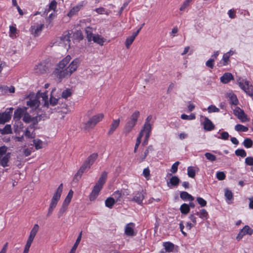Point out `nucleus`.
<instances>
[{"label":"nucleus","mask_w":253,"mask_h":253,"mask_svg":"<svg viewBox=\"0 0 253 253\" xmlns=\"http://www.w3.org/2000/svg\"><path fill=\"white\" fill-rule=\"evenodd\" d=\"M71 60L70 55L66 56L59 62L54 70V74L60 80L70 77L77 70L80 63V60L78 58H76L71 62L68 66H67Z\"/></svg>","instance_id":"nucleus-1"},{"label":"nucleus","mask_w":253,"mask_h":253,"mask_svg":"<svg viewBox=\"0 0 253 253\" xmlns=\"http://www.w3.org/2000/svg\"><path fill=\"white\" fill-rule=\"evenodd\" d=\"M27 108L25 107L22 108H18L14 112V119L17 121L20 120L21 118L23 117V121L26 123H31L30 127L33 128L34 126L38 124L40 120V117L36 116L32 117L27 112Z\"/></svg>","instance_id":"nucleus-2"},{"label":"nucleus","mask_w":253,"mask_h":253,"mask_svg":"<svg viewBox=\"0 0 253 253\" xmlns=\"http://www.w3.org/2000/svg\"><path fill=\"white\" fill-rule=\"evenodd\" d=\"M107 172L105 171H103L101 173V175L99 180L95 184L91 193L89 195V199L90 201H94L96 198L99 192L102 188L103 185L105 183L107 177Z\"/></svg>","instance_id":"nucleus-3"},{"label":"nucleus","mask_w":253,"mask_h":253,"mask_svg":"<svg viewBox=\"0 0 253 253\" xmlns=\"http://www.w3.org/2000/svg\"><path fill=\"white\" fill-rule=\"evenodd\" d=\"M62 190H63V184L61 183L59 186L58 188L56 190V192L55 193V194H54V195L53 196V197L52 198V199H51V202H50V205H49V208L48 210V212L46 214V216L47 217L50 216L51 215V214L52 213V212H53L54 209L55 208L58 201L60 200V197L61 195V193L62 192Z\"/></svg>","instance_id":"nucleus-4"},{"label":"nucleus","mask_w":253,"mask_h":253,"mask_svg":"<svg viewBox=\"0 0 253 253\" xmlns=\"http://www.w3.org/2000/svg\"><path fill=\"white\" fill-rule=\"evenodd\" d=\"M104 118L103 113H99L91 117L87 122L84 123L83 128L85 130L92 129L96 124L100 122Z\"/></svg>","instance_id":"nucleus-5"},{"label":"nucleus","mask_w":253,"mask_h":253,"mask_svg":"<svg viewBox=\"0 0 253 253\" xmlns=\"http://www.w3.org/2000/svg\"><path fill=\"white\" fill-rule=\"evenodd\" d=\"M42 97L43 100L44 101V106H48L49 104L54 106L56 105L58 102H61L63 103L61 100H66L69 96H61V97L56 98L54 96H50L49 99H48V96H41Z\"/></svg>","instance_id":"nucleus-6"},{"label":"nucleus","mask_w":253,"mask_h":253,"mask_svg":"<svg viewBox=\"0 0 253 253\" xmlns=\"http://www.w3.org/2000/svg\"><path fill=\"white\" fill-rule=\"evenodd\" d=\"M50 65V63L46 61L42 62L35 65L34 67L35 72L39 75L46 73L49 71Z\"/></svg>","instance_id":"nucleus-7"},{"label":"nucleus","mask_w":253,"mask_h":253,"mask_svg":"<svg viewBox=\"0 0 253 253\" xmlns=\"http://www.w3.org/2000/svg\"><path fill=\"white\" fill-rule=\"evenodd\" d=\"M238 84L240 87L247 95H253V86L250 84L248 81L239 79Z\"/></svg>","instance_id":"nucleus-8"},{"label":"nucleus","mask_w":253,"mask_h":253,"mask_svg":"<svg viewBox=\"0 0 253 253\" xmlns=\"http://www.w3.org/2000/svg\"><path fill=\"white\" fill-rule=\"evenodd\" d=\"M87 163L85 161L82 166L80 167L76 174L75 175L73 181L78 182L80 178H81L82 174L84 172L86 169H89L90 168Z\"/></svg>","instance_id":"nucleus-9"},{"label":"nucleus","mask_w":253,"mask_h":253,"mask_svg":"<svg viewBox=\"0 0 253 253\" xmlns=\"http://www.w3.org/2000/svg\"><path fill=\"white\" fill-rule=\"evenodd\" d=\"M13 109V108H10L8 111L0 114V124H4L10 119Z\"/></svg>","instance_id":"nucleus-10"},{"label":"nucleus","mask_w":253,"mask_h":253,"mask_svg":"<svg viewBox=\"0 0 253 253\" xmlns=\"http://www.w3.org/2000/svg\"><path fill=\"white\" fill-rule=\"evenodd\" d=\"M234 114L238 118L241 120L242 122L248 121L247 116L245 113L244 111L240 109L239 107H236L234 111Z\"/></svg>","instance_id":"nucleus-11"},{"label":"nucleus","mask_w":253,"mask_h":253,"mask_svg":"<svg viewBox=\"0 0 253 253\" xmlns=\"http://www.w3.org/2000/svg\"><path fill=\"white\" fill-rule=\"evenodd\" d=\"M120 119H113L108 131V135H111L113 134L114 131L116 130V129L119 127L120 124Z\"/></svg>","instance_id":"nucleus-12"},{"label":"nucleus","mask_w":253,"mask_h":253,"mask_svg":"<svg viewBox=\"0 0 253 253\" xmlns=\"http://www.w3.org/2000/svg\"><path fill=\"white\" fill-rule=\"evenodd\" d=\"M144 198V195L143 192H138L133 193V196L130 201L137 203L139 205L142 204V201Z\"/></svg>","instance_id":"nucleus-13"},{"label":"nucleus","mask_w":253,"mask_h":253,"mask_svg":"<svg viewBox=\"0 0 253 253\" xmlns=\"http://www.w3.org/2000/svg\"><path fill=\"white\" fill-rule=\"evenodd\" d=\"M39 96H36L34 98H30L29 100L27 101V105L32 109L37 108L40 105V101L39 100Z\"/></svg>","instance_id":"nucleus-14"},{"label":"nucleus","mask_w":253,"mask_h":253,"mask_svg":"<svg viewBox=\"0 0 253 253\" xmlns=\"http://www.w3.org/2000/svg\"><path fill=\"white\" fill-rule=\"evenodd\" d=\"M10 157V153H7L4 156H0V165L3 167H7Z\"/></svg>","instance_id":"nucleus-15"},{"label":"nucleus","mask_w":253,"mask_h":253,"mask_svg":"<svg viewBox=\"0 0 253 253\" xmlns=\"http://www.w3.org/2000/svg\"><path fill=\"white\" fill-rule=\"evenodd\" d=\"M134 226V224L133 223L127 224L125 227V234L129 236H134L135 235L133 230Z\"/></svg>","instance_id":"nucleus-16"},{"label":"nucleus","mask_w":253,"mask_h":253,"mask_svg":"<svg viewBox=\"0 0 253 253\" xmlns=\"http://www.w3.org/2000/svg\"><path fill=\"white\" fill-rule=\"evenodd\" d=\"M233 79V76L230 73H225L220 77V81L223 84H227Z\"/></svg>","instance_id":"nucleus-17"},{"label":"nucleus","mask_w":253,"mask_h":253,"mask_svg":"<svg viewBox=\"0 0 253 253\" xmlns=\"http://www.w3.org/2000/svg\"><path fill=\"white\" fill-rule=\"evenodd\" d=\"M0 90L2 93H13L15 92V88L12 85H10V86L1 85L0 86Z\"/></svg>","instance_id":"nucleus-18"},{"label":"nucleus","mask_w":253,"mask_h":253,"mask_svg":"<svg viewBox=\"0 0 253 253\" xmlns=\"http://www.w3.org/2000/svg\"><path fill=\"white\" fill-rule=\"evenodd\" d=\"M135 124L128 120L125 126L124 132L126 134L129 133L135 126Z\"/></svg>","instance_id":"nucleus-19"},{"label":"nucleus","mask_w":253,"mask_h":253,"mask_svg":"<svg viewBox=\"0 0 253 253\" xmlns=\"http://www.w3.org/2000/svg\"><path fill=\"white\" fill-rule=\"evenodd\" d=\"M180 182V179L176 176H173L169 179V181L167 183L168 186L171 188L172 186H177Z\"/></svg>","instance_id":"nucleus-20"},{"label":"nucleus","mask_w":253,"mask_h":253,"mask_svg":"<svg viewBox=\"0 0 253 253\" xmlns=\"http://www.w3.org/2000/svg\"><path fill=\"white\" fill-rule=\"evenodd\" d=\"M39 229V226L37 224H36L34 225L33 228L31 230L30 232V235L29 236V238L28 239L32 241H33L35 236L36 235L38 230Z\"/></svg>","instance_id":"nucleus-21"},{"label":"nucleus","mask_w":253,"mask_h":253,"mask_svg":"<svg viewBox=\"0 0 253 253\" xmlns=\"http://www.w3.org/2000/svg\"><path fill=\"white\" fill-rule=\"evenodd\" d=\"M214 127V126L212 123L208 118H206L204 121V128L208 131H211Z\"/></svg>","instance_id":"nucleus-22"},{"label":"nucleus","mask_w":253,"mask_h":253,"mask_svg":"<svg viewBox=\"0 0 253 253\" xmlns=\"http://www.w3.org/2000/svg\"><path fill=\"white\" fill-rule=\"evenodd\" d=\"M92 40L95 43L100 45H103L105 39L102 37L100 35H96L92 37Z\"/></svg>","instance_id":"nucleus-23"},{"label":"nucleus","mask_w":253,"mask_h":253,"mask_svg":"<svg viewBox=\"0 0 253 253\" xmlns=\"http://www.w3.org/2000/svg\"><path fill=\"white\" fill-rule=\"evenodd\" d=\"M140 116V112L138 111H134L130 116L128 120L129 121L136 124L138 118Z\"/></svg>","instance_id":"nucleus-24"},{"label":"nucleus","mask_w":253,"mask_h":253,"mask_svg":"<svg viewBox=\"0 0 253 253\" xmlns=\"http://www.w3.org/2000/svg\"><path fill=\"white\" fill-rule=\"evenodd\" d=\"M70 38V34L68 33V34H67L65 35H63L60 37V40H61V41H62L63 42V43L65 44V46L68 45V46L70 47V42H71Z\"/></svg>","instance_id":"nucleus-25"},{"label":"nucleus","mask_w":253,"mask_h":253,"mask_svg":"<svg viewBox=\"0 0 253 253\" xmlns=\"http://www.w3.org/2000/svg\"><path fill=\"white\" fill-rule=\"evenodd\" d=\"M98 157L97 153H94L91 154L85 160L87 164L90 166L94 163Z\"/></svg>","instance_id":"nucleus-26"},{"label":"nucleus","mask_w":253,"mask_h":253,"mask_svg":"<svg viewBox=\"0 0 253 253\" xmlns=\"http://www.w3.org/2000/svg\"><path fill=\"white\" fill-rule=\"evenodd\" d=\"M180 197L183 200H188L190 201H192L194 199V197L188 194L187 192H181L180 194Z\"/></svg>","instance_id":"nucleus-27"},{"label":"nucleus","mask_w":253,"mask_h":253,"mask_svg":"<svg viewBox=\"0 0 253 253\" xmlns=\"http://www.w3.org/2000/svg\"><path fill=\"white\" fill-rule=\"evenodd\" d=\"M12 132L11 127L10 125H6L2 129L0 128V133L2 135L10 134L12 133Z\"/></svg>","instance_id":"nucleus-28"},{"label":"nucleus","mask_w":253,"mask_h":253,"mask_svg":"<svg viewBox=\"0 0 253 253\" xmlns=\"http://www.w3.org/2000/svg\"><path fill=\"white\" fill-rule=\"evenodd\" d=\"M82 233V232H81L80 233V235L78 237L75 243L74 244L73 247H72V248L71 250L70 253H75V251H76V249L81 240Z\"/></svg>","instance_id":"nucleus-29"},{"label":"nucleus","mask_w":253,"mask_h":253,"mask_svg":"<svg viewBox=\"0 0 253 253\" xmlns=\"http://www.w3.org/2000/svg\"><path fill=\"white\" fill-rule=\"evenodd\" d=\"M115 203L116 202L114 198L109 197L105 200V206L111 209Z\"/></svg>","instance_id":"nucleus-30"},{"label":"nucleus","mask_w":253,"mask_h":253,"mask_svg":"<svg viewBox=\"0 0 253 253\" xmlns=\"http://www.w3.org/2000/svg\"><path fill=\"white\" fill-rule=\"evenodd\" d=\"M85 33L88 41L90 42L91 41H92V37L93 36L92 35V28L89 27H86L85 29Z\"/></svg>","instance_id":"nucleus-31"},{"label":"nucleus","mask_w":253,"mask_h":253,"mask_svg":"<svg viewBox=\"0 0 253 253\" xmlns=\"http://www.w3.org/2000/svg\"><path fill=\"white\" fill-rule=\"evenodd\" d=\"M73 195V191L72 190H70L69 191L66 198H65L63 204L65 206H68L71 202V200L72 198Z\"/></svg>","instance_id":"nucleus-32"},{"label":"nucleus","mask_w":253,"mask_h":253,"mask_svg":"<svg viewBox=\"0 0 253 253\" xmlns=\"http://www.w3.org/2000/svg\"><path fill=\"white\" fill-rule=\"evenodd\" d=\"M180 210L182 214H186L190 211L189 206L186 204H183L180 206Z\"/></svg>","instance_id":"nucleus-33"},{"label":"nucleus","mask_w":253,"mask_h":253,"mask_svg":"<svg viewBox=\"0 0 253 253\" xmlns=\"http://www.w3.org/2000/svg\"><path fill=\"white\" fill-rule=\"evenodd\" d=\"M113 195L114 196V199L116 203L121 202L122 197L123 196L122 191L118 190L115 192Z\"/></svg>","instance_id":"nucleus-34"},{"label":"nucleus","mask_w":253,"mask_h":253,"mask_svg":"<svg viewBox=\"0 0 253 253\" xmlns=\"http://www.w3.org/2000/svg\"><path fill=\"white\" fill-rule=\"evenodd\" d=\"M33 141V145L35 146L36 149L39 150L42 148V142L40 139H34Z\"/></svg>","instance_id":"nucleus-35"},{"label":"nucleus","mask_w":253,"mask_h":253,"mask_svg":"<svg viewBox=\"0 0 253 253\" xmlns=\"http://www.w3.org/2000/svg\"><path fill=\"white\" fill-rule=\"evenodd\" d=\"M199 217L203 220H206L208 218V213L205 209H202L199 212Z\"/></svg>","instance_id":"nucleus-36"},{"label":"nucleus","mask_w":253,"mask_h":253,"mask_svg":"<svg viewBox=\"0 0 253 253\" xmlns=\"http://www.w3.org/2000/svg\"><path fill=\"white\" fill-rule=\"evenodd\" d=\"M230 55L228 53H224L222 57V59L220 61V64H222L223 66H225L228 64L229 61Z\"/></svg>","instance_id":"nucleus-37"},{"label":"nucleus","mask_w":253,"mask_h":253,"mask_svg":"<svg viewBox=\"0 0 253 253\" xmlns=\"http://www.w3.org/2000/svg\"><path fill=\"white\" fill-rule=\"evenodd\" d=\"M241 231H243V234L245 235L246 234L252 235L253 233V230H252L249 226L246 225L242 229Z\"/></svg>","instance_id":"nucleus-38"},{"label":"nucleus","mask_w":253,"mask_h":253,"mask_svg":"<svg viewBox=\"0 0 253 253\" xmlns=\"http://www.w3.org/2000/svg\"><path fill=\"white\" fill-rule=\"evenodd\" d=\"M135 40V38L133 36H129L127 37L126 40L125 44L126 47L128 49L129 48L131 44L133 42L134 40Z\"/></svg>","instance_id":"nucleus-39"},{"label":"nucleus","mask_w":253,"mask_h":253,"mask_svg":"<svg viewBox=\"0 0 253 253\" xmlns=\"http://www.w3.org/2000/svg\"><path fill=\"white\" fill-rule=\"evenodd\" d=\"M151 128L152 127L150 124L149 123L145 122L144 127L142 130H143V131H145L146 132V134L148 133L149 134H150Z\"/></svg>","instance_id":"nucleus-40"},{"label":"nucleus","mask_w":253,"mask_h":253,"mask_svg":"<svg viewBox=\"0 0 253 253\" xmlns=\"http://www.w3.org/2000/svg\"><path fill=\"white\" fill-rule=\"evenodd\" d=\"M235 129L237 131H243L246 132L248 130V128L246 126H245L242 125H237L235 126Z\"/></svg>","instance_id":"nucleus-41"},{"label":"nucleus","mask_w":253,"mask_h":253,"mask_svg":"<svg viewBox=\"0 0 253 253\" xmlns=\"http://www.w3.org/2000/svg\"><path fill=\"white\" fill-rule=\"evenodd\" d=\"M57 6V2L55 0H53L49 4L48 6V8L47 9V12H49L50 10H55ZM47 9L45 10V12H46V11Z\"/></svg>","instance_id":"nucleus-42"},{"label":"nucleus","mask_w":253,"mask_h":253,"mask_svg":"<svg viewBox=\"0 0 253 253\" xmlns=\"http://www.w3.org/2000/svg\"><path fill=\"white\" fill-rule=\"evenodd\" d=\"M164 246L165 247V249L167 252H170L174 248V245L173 244L170 243V242H167L165 243L164 244Z\"/></svg>","instance_id":"nucleus-43"},{"label":"nucleus","mask_w":253,"mask_h":253,"mask_svg":"<svg viewBox=\"0 0 253 253\" xmlns=\"http://www.w3.org/2000/svg\"><path fill=\"white\" fill-rule=\"evenodd\" d=\"M187 174L189 177L194 178L195 176V170L192 167H189L187 169Z\"/></svg>","instance_id":"nucleus-44"},{"label":"nucleus","mask_w":253,"mask_h":253,"mask_svg":"<svg viewBox=\"0 0 253 253\" xmlns=\"http://www.w3.org/2000/svg\"><path fill=\"white\" fill-rule=\"evenodd\" d=\"M253 141L250 138H246L243 142L244 146L246 148H251L253 145Z\"/></svg>","instance_id":"nucleus-45"},{"label":"nucleus","mask_w":253,"mask_h":253,"mask_svg":"<svg viewBox=\"0 0 253 253\" xmlns=\"http://www.w3.org/2000/svg\"><path fill=\"white\" fill-rule=\"evenodd\" d=\"M195 115L194 114H191L189 116L183 114L181 116V118L183 120H192L195 119Z\"/></svg>","instance_id":"nucleus-46"},{"label":"nucleus","mask_w":253,"mask_h":253,"mask_svg":"<svg viewBox=\"0 0 253 253\" xmlns=\"http://www.w3.org/2000/svg\"><path fill=\"white\" fill-rule=\"evenodd\" d=\"M33 241L28 239L27 241L26 244L25 245V246L24 247V250L23 253H28L29 251L30 248L31 247V245Z\"/></svg>","instance_id":"nucleus-47"},{"label":"nucleus","mask_w":253,"mask_h":253,"mask_svg":"<svg viewBox=\"0 0 253 253\" xmlns=\"http://www.w3.org/2000/svg\"><path fill=\"white\" fill-rule=\"evenodd\" d=\"M235 154L238 156L245 157L246 156V152L244 149H237L235 151Z\"/></svg>","instance_id":"nucleus-48"},{"label":"nucleus","mask_w":253,"mask_h":253,"mask_svg":"<svg viewBox=\"0 0 253 253\" xmlns=\"http://www.w3.org/2000/svg\"><path fill=\"white\" fill-rule=\"evenodd\" d=\"M199 215V212L196 211L195 212H193V213H191L189 215V218L191 219V220L192 221V222L195 224H196V223H197V220H196L197 217H196V215Z\"/></svg>","instance_id":"nucleus-49"},{"label":"nucleus","mask_w":253,"mask_h":253,"mask_svg":"<svg viewBox=\"0 0 253 253\" xmlns=\"http://www.w3.org/2000/svg\"><path fill=\"white\" fill-rule=\"evenodd\" d=\"M206 158L210 161H214L216 160V156L211 153H206L205 154Z\"/></svg>","instance_id":"nucleus-50"},{"label":"nucleus","mask_w":253,"mask_h":253,"mask_svg":"<svg viewBox=\"0 0 253 253\" xmlns=\"http://www.w3.org/2000/svg\"><path fill=\"white\" fill-rule=\"evenodd\" d=\"M24 135L29 138H34L35 137V133L31 132L28 128L25 131Z\"/></svg>","instance_id":"nucleus-51"},{"label":"nucleus","mask_w":253,"mask_h":253,"mask_svg":"<svg viewBox=\"0 0 253 253\" xmlns=\"http://www.w3.org/2000/svg\"><path fill=\"white\" fill-rule=\"evenodd\" d=\"M225 196L228 200H231L233 198V194L230 190L226 188L225 189Z\"/></svg>","instance_id":"nucleus-52"},{"label":"nucleus","mask_w":253,"mask_h":253,"mask_svg":"<svg viewBox=\"0 0 253 253\" xmlns=\"http://www.w3.org/2000/svg\"><path fill=\"white\" fill-rule=\"evenodd\" d=\"M229 103L231 104L237 105L238 104V100L237 96H230Z\"/></svg>","instance_id":"nucleus-53"},{"label":"nucleus","mask_w":253,"mask_h":253,"mask_svg":"<svg viewBox=\"0 0 253 253\" xmlns=\"http://www.w3.org/2000/svg\"><path fill=\"white\" fill-rule=\"evenodd\" d=\"M67 206H65L64 205H62L61 208L59 210V211L58 212V217L60 218L61 216H62V215L64 214V213L66 211L67 209Z\"/></svg>","instance_id":"nucleus-54"},{"label":"nucleus","mask_w":253,"mask_h":253,"mask_svg":"<svg viewBox=\"0 0 253 253\" xmlns=\"http://www.w3.org/2000/svg\"><path fill=\"white\" fill-rule=\"evenodd\" d=\"M179 164V162L177 161V162H176L174 164H173L172 165L171 169H170V171L172 173H175L176 172V171H177L178 166Z\"/></svg>","instance_id":"nucleus-55"},{"label":"nucleus","mask_w":253,"mask_h":253,"mask_svg":"<svg viewBox=\"0 0 253 253\" xmlns=\"http://www.w3.org/2000/svg\"><path fill=\"white\" fill-rule=\"evenodd\" d=\"M43 26V24H41L37 27L34 32V34L35 36H37L39 35V34L42 31Z\"/></svg>","instance_id":"nucleus-56"},{"label":"nucleus","mask_w":253,"mask_h":253,"mask_svg":"<svg viewBox=\"0 0 253 253\" xmlns=\"http://www.w3.org/2000/svg\"><path fill=\"white\" fill-rule=\"evenodd\" d=\"M216 178L219 180H223L225 178V174L222 171H219L216 173Z\"/></svg>","instance_id":"nucleus-57"},{"label":"nucleus","mask_w":253,"mask_h":253,"mask_svg":"<svg viewBox=\"0 0 253 253\" xmlns=\"http://www.w3.org/2000/svg\"><path fill=\"white\" fill-rule=\"evenodd\" d=\"M214 59L210 58L206 62V65L210 68L213 69L214 67Z\"/></svg>","instance_id":"nucleus-58"},{"label":"nucleus","mask_w":253,"mask_h":253,"mask_svg":"<svg viewBox=\"0 0 253 253\" xmlns=\"http://www.w3.org/2000/svg\"><path fill=\"white\" fill-rule=\"evenodd\" d=\"M197 201L198 203V204L202 207H205L207 205V202L202 198L201 197H198L197 198Z\"/></svg>","instance_id":"nucleus-59"},{"label":"nucleus","mask_w":253,"mask_h":253,"mask_svg":"<svg viewBox=\"0 0 253 253\" xmlns=\"http://www.w3.org/2000/svg\"><path fill=\"white\" fill-rule=\"evenodd\" d=\"M209 112H218L219 109L214 105H211L208 108Z\"/></svg>","instance_id":"nucleus-60"},{"label":"nucleus","mask_w":253,"mask_h":253,"mask_svg":"<svg viewBox=\"0 0 253 253\" xmlns=\"http://www.w3.org/2000/svg\"><path fill=\"white\" fill-rule=\"evenodd\" d=\"M192 0H186L182 4L180 8V10H184L189 4V3L192 1Z\"/></svg>","instance_id":"nucleus-61"},{"label":"nucleus","mask_w":253,"mask_h":253,"mask_svg":"<svg viewBox=\"0 0 253 253\" xmlns=\"http://www.w3.org/2000/svg\"><path fill=\"white\" fill-rule=\"evenodd\" d=\"M245 163L248 166H253V157H247L245 159Z\"/></svg>","instance_id":"nucleus-62"},{"label":"nucleus","mask_w":253,"mask_h":253,"mask_svg":"<svg viewBox=\"0 0 253 253\" xmlns=\"http://www.w3.org/2000/svg\"><path fill=\"white\" fill-rule=\"evenodd\" d=\"M72 93L73 92L72 88H67L62 92L61 95H71Z\"/></svg>","instance_id":"nucleus-63"},{"label":"nucleus","mask_w":253,"mask_h":253,"mask_svg":"<svg viewBox=\"0 0 253 253\" xmlns=\"http://www.w3.org/2000/svg\"><path fill=\"white\" fill-rule=\"evenodd\" d=\"M229 135L227 132L224 131L221 133V137H219V138L227 140L229 138Z\"/></svg>","instance_id":"nucleus-64"}]
</instances>
